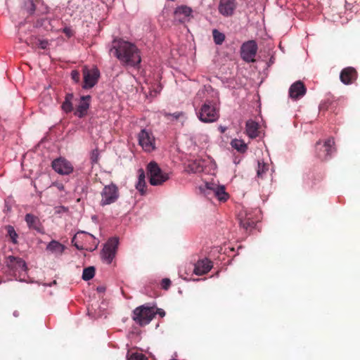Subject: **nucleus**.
<instances>
[{"instance_id": "f257e3e1", "label": "nucleus", "mask_w": 360, "mask_h": 360, "mask_svg": "<svg viewBox=\"0 0 360 360\" xmlns=\"http://www.w3.org/2000/svg\"><path fill=\"white\" fill-rule=\"evenodd\" d=\"M114 46L115 54L123 63L135 65L141 62V56L137 48L131 43L120 40Z\"/></svg>"}, {"instance_id": "f03ea898", "label": "nucleus", "mask_w": 360, "mask_h": 360, "mask_svg": "<svg viewBox=\"0 0 360 360\" xmlns=\"http://www.w3.org/2000/svg\"><path fill=\"white\" fill-rule=\"evenodd\" d=\"M199 188L206 195L213 194L220 202H225L229 198V195L225 191V186L214 181H206Z\"/></svg>"}, {"instance_id": "7ed1b4c3", "label": "nucleus", "mask_w": 360, "mask_h": 360, "mask_svg": "<svg viewBox=\"0 0 360 360\" xmlns=\"http://www.w3.org/2000/svg\"><path fill=\"white\" fill-rule=\"evenodd\" d=\"M72 243L78 250L93 251L96 249L98 240L90 233L78 232L72 238Z\"/></svg>"}, {"instance_id": "20e7f679", "label": "nucleus", "mask_w": 360, "mask_h": 360, "mask_svg": "<svg viewBox=\"0 0 360 360\" xmlns=\"http://www.w3.org/2000/svg\"><path fill=\"white\" fill-rule=\"evenodd\" d=\"M155 315V308L142 305L134 310L132 319L139 325L145 326L151 321Z\"/></svg>"}, {"instance_id": "39448f33", "label": "nucleus", "mask_w": 360, "mask_h": 360, "mask_svg": "<svg viewBox=\"0 0 360 360\" xmlns=\"http://www.w3.org/2000/svg\"><path fill=\"white\" fill-rule=\"evenodd\" d=\"M147 172L150 184L153 186H159L167 181L169 174L164 172L155 162H150L147 166Z\"/></svg>"}, {"instance_id": "423d86ee", "label": "nucleus", "mask_w": 360, "mask_h": 360, "mask_svg": "<svg viewBox=\"0 0 360 360\" xmlns=\"http://www.w3.org/2000/svg\"><path fill=\"white\" fill-rule=\"evenodd\" d=\"M198 117L203 122H213L218 120L219 115L216 107L208 102L202 105Z\"/></svg>"}, {"instance_id": "0eeeda50", "label": "nucleus", "mask_w": 360, "mask_h": 360, "mask_svg": "<svg viewBox=\"0 0 360 360\" xmlns=\"http://www.w3.org/2000/svg\"><path fill=\"white\" fill-rule=\"evenodd\" d=\"M82 72L84 80L83 88H92L97 83L100 77L99 70L95 67L89 68L88 67L84 66L83 68Z\"/></svg>"}, {"instance_id": "6e6552de", "label": "nucleus", "mask_w": 360, "mask_h": 360, "mask_svg": "<svg viewBox=\"0 0 360 360\" xmlns=\"http://www.w3.org/2000/svg\"><path fill=\"white\" fill-rule=\"evenodd\" d=\"M139 143L146 152L150 153L155 149V140L153 135L145 129L141 130L139 134Z\"/></svg>"}, {"instance_id": "1a4fd4ad", "label": "nucleus", "mask_w": 360, "mask_h": 360, "mask_svg": "<svg viewBox=\"0 0 360 360\" xmlns=\"http://www.w3.org/2000/svg\"><path fill=\"white\" fill-rule=\"evenodd\" d=\"M117 245L118 240L115 238L110 239L105 245L101 253V257L107 264L111 263L115 257Z\"/></svg>"}, {"instance_id": "9d476101", "label": "nucleus", "mask_w": 360, "mask_h": 360, "mask_svg": "<svg viewBox=\"0 0 360 360\" xmlns=\"http://www.w3.org/2000/svg\"><path fill=\"white\" fill-rule=\"evenodd\" d=\"M101 204L102 205L114 202L118 198L117 188L113 184L105 186L101 193Z\"/></svg>"}, {"instance_id": "9b49d317", "label": "nucleus", "mask_w": 360, "mask_h": 360, "mask_svg": "<svg viewBox=\"0 0 360 360\" xmlns=\"http://www.w3.org/2000/svg\"><path fill=\"white\" fill-rule=\"evenodd\" d=\"M257 51V46L255 41H248L244 43L241 47V56L247 62H253Z\"/></svg>"}, {"instance_id": "f8f14e48", "label": "nucleus", "mask_w": 360, "mask_h": 360, "mask_svg": "<svg viewBox=\"0 0 360 360\" xmlns=\"http://www.w3.org/2000/svg\"><path fill=\"white\" fill-rule=\"evenodd\" d=\"M52 167L55 172L62 175H68L73 172V166L66 159L59 158L52 162Z\"/></svg>"}, {"instance_id": "ddd939ff", "label": "nucleus", "mask_w": 360, "mask_h": 360, "mask_svg": "<svg viewBox=\"0 0 360 360\" xmlns=\"http://www.w3.org/2000/svg\"><path fill=\"white\" fill-rule=\"evenodd\" d=\"M191 8L186 6H179L174 11L175 18L181 22L189 21L193 18Z\"/></svg>"}, {"instance_id": "4468645a", "label": "nucleus", "mask_w": 360, "mask_h": 360, "mask_svg": "<svg viewBox=\"0 0 360 360\" xmlns=\"http://www.w3.org/2000/svg\"><path fill=\"white\" fill-rule=\"evenodd\" d=\"M91 96H83L80 98L75 114L79 117H83L87 114L90 105Z\"/></svg>"}, {"instance_id": "2eb2a0df", "label": "nucleus", "mask_w": 360, "mask_h": 360, "mask_svg": "<svg viewBox=\"0 0 360 360\" xmlns=\"http://www.w3.org/2000/svg\"><path fill=\"white\" fill-rule=\"evenodd\" d=\"M235 8V0H220L219 11L221 15L224 16L231 15L233 13Z\"/></svg>"}, {"instance_id": "dca6fc26", "label": "nucleus", "mask_w": 360, "mask_h": 360, "mask_svg": "<svg viewBox=\"0 0 360 360\" xmlns=\"http://www.w3.org/2000/svg\"><path fill=\"white\" fill-rule=\"evenodd\" d=\"M306 93V88L304 84L297 81L292 84L289 89V94L291 98L297 99L302 97Z\"/></svg>"}, {"instance_id": "f3484780", "label": "nucleus", "mask_w": 360, "mask_h": 360, "mask_svg": "<svg viewBox=\"0 0 360 360\" xmlns=\"http://www.w3.org/2000/svg\"><path fill=\"white\" fill-rule=\"evenodd\" d=\"M205 166V160L202 159H196L189 161L186 169L188 172L198 173L203 171Z\"/></svg>"}, {"instance_id": "a211bd4d", "label": "nucleus", "mask_w": 360, "mask_h": 360, "mask_svg": "<svg viewBox=\"0 0 360 360\" xmlns=\"http://www.w3.org/2000/svg\"><path fill=\"white\" fill-rule=\"evenodd\" d=\"M212 263L210 260L205 259L198 261L194 269V273L196 275H202L207 274L212 269Z\"/></svg>"}, {"instance_id": "6ab92c4d", "label": "nucleus", "mask_w": 360, "mask_h": 360, "mask_svg": "<svg viewBox=\"0 0 360 360\" xmlns=\"http://www.w3.org/2000/svg\"><path fill=\"white\" fill-rule=\"evenodd\" d=\"M356 77V71L352 68L344 69L340 74L341 81L345 84H350Z\"/></svg>"}, {"instance_id": "aec40b11", "label": "nucleus", "mask_w": 360, "mask_h": 360, "mask_svg": "<svg viewBox=\"0 0 360 360\" xmlns=\"http://www.w3.org/2000/svg\"><path fill=\"white\" fill-rule=\"evenodd\" d=\"M246 133L252 139L258 136V124L253 120H248L246 122Z\"/></svg>"}, {"instance_id": "412c9836", "label": "nucleus", "mask_w": 360, "mask_h": 360, "mask_svg": "<svg viewBox=\"0 0 360 360\" xmlns=\"http://www.w3.org/2000/svg\"><path fill=\"white\" fill-rule=\"evenodd\" d=\"M46 249L54 254L61 255L65 250V246L56 240H52L49 243Z\"/></svg>"}, {"instance_id": "4be33fe9", "label": "nucleus", "mask_w": 360, "mask_h": 360, "mask_svg": "<svg viewBox=\"0 0 360 360\" xmlns=\"http://www.w3.org/2000/svg\"><path fill=\"white\" fill-rule=\"evenodd\" d=\"M139 179L138 182L136 184V189L141 193H145V187H146V176L144 171L141 169L139 170Z\"/></svg>"}, {"instance_id": "5701e85b", "label": "nucleus", "mask_w": 360, "mask_h": 360, "mask_svg": "<svg viewBox=\"0 0 360 360\" xmlns=\"http://www.w3.org/2000/svg\"><path fill=\"white\" fill-rule=\"evenodd\" d=\"M334 140L333 139H328L324 145H323V148L324 149V152H326V154L325 155H322V154H319V155L321 157V158H326L327 156L330 155L332 152H333V147L334 146Z\"/></svg>"}, {"instance_id": "b1692460", "label": "nucleus", "mask_w": 360, "mask_h": 360, "mask_svg": "<svg viewBox=\"0 0 360 360\" xmlns=\"http://www.w3.org/2000/svg\"><path fill=\"white\" fill-rule=\"evenodd\" d=\"M231 145L233 148L240 152H245L247 149V145L240 139H236L232 140Z\"/></svg>"}, {"instance_id": "393cba45", "label": "nucleus", "mask_w": 360, "mask_h": 360, "mask_svg": "<svg viewBox=\"0 0 360 360\" xmlns=\"http://www.w3.org/2000/svg\"><path fill=\"white\" fill-rule=\"evenodd\" d=\"M25 221H26L27 225L30 228H33V229H38L39 219H38L37 217H36L34 215H32L30 214H27L25 216Z\"/></svg>"}, {"instance_id": "a878e982", "label": "nucleus", "mask_w": 360, "mask_h": 360, "mask_svg": "<svg viewBox=\"0 0 360 360\" xmlns=\"http://www.w3.org/2000/svg\"><path fill=\"white\" fill-rule=\"evenodd\" d=\"M73 98V95L72 94H69L66 96L65 100L62 105V108L65 112H70L72 110V99Z\"/></svg>"}, {"instance_id": "bb28decb", "label": "nucleus", "mask_w": 360, "mask_h": 360, "mask_svg": "<svg viewBox=\"0 0 360 360\" xmlns=\"http://www.w3.org/2000/svg\"><path fill=\"white\" fill-rule=\"evenodd\" d=\"M127 359V360H148L145 355L137 352H129Z\"/></svg>"}, {"instance_id": "cd10ccee", "label": "nucleus", "mask_w": 360, "mask_h": 360, "mask_svg": "<svg viewBox=\"0 0 360 360\" xmlns=\"http://www.w3.org/2000/svg\"><path fill=\"white\" fill-rule=\"evenodd\" d=\"M269 170V165L258 162V168H257V177L260 179H264L265 176L266 172Z\"/></svg>"}, {"instance_id": "c85d7f7f", "label": "nucleus", "mask_w": 360, "mask_h": 360, "mask_svg": "<svg viewBox=\"0 0 360 360\" xmlns=\"http://www.w3.org/2000/svg\"><path fill=\"white\" fill-rule=\"evenodd\" d=\"M95 274V269L94 267L90 266L88 268H86L83 271L82 274V278L85 281H88L91 279Z\"/></svg>"}, {"instance_id": "c756f323", "label": "nucleus", "mask_w": 360, "mask_h": 360, "mask_svg": "<svg viewBox=\"0 0 360 360\" xmlns=\"http://www.w3.org/2000/svg\"><path fill=\"white\" fill-rule=\"evenodd\" d=\"M214 41L217 44H221L225 39V36L223 33L219 32L217 30H214L212 32Z\"/></svg>"}, {"instance_id": "7c9ffc66", "label": "nucleus", "mask_w": 360, "mask_h": 360, "mask_svg": "<svg viewBox=\"0 0 360 360\" xmlns=\"http://www.w3.org/2000/svg\"><path fill=\"white\" fill-rule=\"evenodd\" d=\"M6 231L7 234L11 239L12 242L13 243H17V238H18V234L16 233L15 231L14 230L13 227L11 226H6Z\"/></svg>"}, {"instance_id": "2f4dec72", "label": "nucleus", "mask_w": 360, "mask_h": 360, "mask_svg": "<svg viewBox=\"0 0 360 360\" xmlns=\"http://www.w3.org/2000/svg\"><path fill=\"white\" fill-rule=\"evenodd\" d=\"M37 45L39 48H41L42 49H46L49 46V41L47 40H45V39H38L37 41Z\"/></svg>"}, {"instance_id": "473e14b6", "label": "nucleus", "mask_w": 360, "mask_h": 360, "mask_svg": "<svg viewBox=\"0 0 360 360\" xmlns=\"http://www.w3.org/2000/svg\"><path fill=\"white\" fill-rule=\"evenodd\" d=\"M9 259H10L11 262L15 261L19 267L25 269V267H26L25 262L24 261H22V259H18L15 257H10Z\"/></svg>"}, {"instance_id": "72a5a7b5", "label": "nucleus", "mask_w": 360, "mask_h": 360, "mask_svg": "<svg viewBox=\"0 0 360 360\" xmlns=\"http://www.w3.org/2000/svg\"><path fill=\"white\" fill-rule=\"evenodd\" d=\"M71 77L75 82H78L80 78L79 72L77 70H72L71 72Z\"/></svg>"}, {"instance_id": "f704fd0d", "label": "nucleus", "mask_w": 360, "mask_h": 360, "mask_svg": "<svg viewBox=\"0 0 360 360\" xmlns=\"http://www.w3.org/2000/svg\"><path fill=\"white\" fill-rule=\"evenodd\" d=\"M170 283H171V281L168 278H164L162 281V286L164 289H168V288L169 287L170 285Z\"/></svg>"}, {"instance_id": "c9c22d12", "label": "nucleus", "mask_w": 360, "mask_h": 360, "mask_svg": "<svg viewBox=\"0 0 360 360\" xmlns=\"http://www.w3.org/2000/svg\"><path fill=\"white\" fill-rule=\"evenodd\" d=\"M158 314L162 317L165 316V311L161 309H158L155 310V314Z\"/></svg>"}, {"instance_id": "e433bc0d", "label": "nucleus", "mask_w": 360, "mask_h": 360, "mask_svg": "<svg viewBox=\"0 0 360 360\" xmlns=\"http://www.w3.org/2000/svg\"><path fill=\"white\" fill-rule=\"evenodd\" d=\"M54 186H56L60 191H63L64 189V186L60 183L54 184Z\"/></svg>"}, {"instance_id": "4c0bfd02", "label": "nucleus", "mask_w": 360, "mask_h": 360, "mask_svg": "<svg viewBox=\"0 0 360 360\" xmlns=\"http://www.w3.org/2000/svg\"><path fill=\"white\" fill-rule=\"evenodd\" d=\"M105 290V288L104 286H99L97 288V291L99 292H103Z\"/></svg>"}, {"instance_id": "58836bf2", "label": "nucleus", "mask_w": 360, "mask_h": 360, "mask_svg": "<svg viewBox=\"0 0 360 360\" xmlns=\"http://www.w3.org/2000/svg\"><path fill=\"white\" fill-rule=\"evenodd\" d=\"M64 32L68 36L70 37L71 35V30L68 28H65L64 29Z\"/></svg>"}, {"instance_id": "ea45409f", "label": "nucleus", "mask_w": 360, "mask_h": 360, "mask_svg": "<svg viewBox=\"0 0 360 360\" xmlns=\"http://www.w3.org/2000/svg\"><path fill=\"white\" fill-rule=\"evenodd\" d=\"M208 160H209V162L212 165V167L213 169H215V168H216V164H215V162H213V160H211V159H209Z\"/></svg>"}, {"instance_id": "a19ab883", "label": "nucleus", "mask_w": 360, "mask_h": 360, "mask_svg": "<svg viewBox=\"0 0 360 360\" xmlns=\"http://www.w3.org/2000/svg\"><path fill=\"white\" fill-rule=\"evenodd\" d=\"M173 116H174L176 119H177V118L179 117V114H174V115H173Z\"/></svg>"}, {"instance_id": "79ce46f5", "label": "nucleus", "mask_w": 360, "mask_h": 360, "mask_svg": "<svg viewBox=\"0 0 360 360\" xmlns=\"http://www.w3.org/2000/svg\"><path fill=\"white\" fill-rule=\"evenodd\" d=\"M207 141H208V138H207V136H205V142H207Z\"/></svg>"}, {"instance_id": "37998d69", "label": "nucleus", "mask_w": 360, "mask_h": 360, "mask_svg": "<svg viewBox=\"0 0 360 360\" xmlns=\"http://www.w3.org/2000/svg\"><path fill=\"white\" fill-rule=\"evenodd\" d=\"M13 315H14L15 316H18V313H17V311H15V312H14V314H13Z\"/></svg>"}, {"instance_id": "c03bdc74", "label": "nucleus", "mask_w": 360, "mask_h": 360, "mask_svg": "<svg viewBox=\"0 0 360 360\" xmlns=\"http://www.w3.org/2000/svg\"><path fill=\"white\" fill-rule=\"evenodd\" d=\"M221 132H224V129L221 127Z\"/></svg>"}]
</instances>
